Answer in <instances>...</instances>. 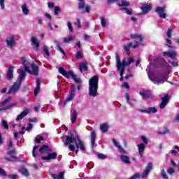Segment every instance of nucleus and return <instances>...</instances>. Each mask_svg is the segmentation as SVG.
Listing matches in <instances>:
<instances>
[{
    "label": "nucleus",
    "mask_w": 179,
    "mask_h": 179,
    "mask_svg": "<svg viewBox=\"0 0 179 179\" xmlns=\"http://www.w3.org/2000/svg\"><path fill=\"white\" fill-rule=\"evenodd\" d=\"M21 61L22 65H24V70H21L20 71V77L18 78L20 88L21 87L23 78H25L26 77V72H28L30 74H34V76H37L39 72V67L38 64H36V63H34V62H32V63H31V67H29V62L27 61L26 58H21Z\"/></svg>",
    "instance_id": "f257e3e1"
},
{
    "label": "nucleus",
    "mask_w": 179,
    "mask_h": 179,
    "mask_svg": "<svg viewBox=\"0 0 179 179\" xmlns=\"http://www.w3.org/2000/svg\"><path fill=\"white\" fill-rule=\"evenodd\" d=\"M64 138H66L64 145L68 147L70 151H75L76 147H77L76 154L79 152V148L81 150V151H85L86 148L85 147V144L79 136H77L76 138H75L73 136H64Z\"/></svg>",
    "instance_id": "f03ea898"
},
{
    "label": "nucleus",
    "mask_w": 179,
    "mask_h": 179,
    "mask_svg": "<svg viewBox=\"0 0 179 179\" xmlns=\"http://www.w3.org/2000/svg\"><path fill=\"white\" fill-rule=\"evenodd\" d=\"M115 59H116V66L117 71L120 72V81H123V74L125 72V68L126 66H129V65H131V64H134L135 62L134 58H129L127 59L126 58H123L121 61L120 57L118 54H115Z\"/></svg>",
    "instance_id": "7ed1b4c3"
},
{
    "label": "nucleus",
    "mask_w": 179,
    "mask_h": 179,
    "mask_svg": "<svg viewBox=\"0 0 179 179\" xmlns=\"http://www.w3.org/2000/svg\"><path fill=\"white\" fill-rule=\"evenodd\" d=\"M39 154L41 159L44 161L55 159L57 155L56 152H51V150L50 147H48V145H43V147L39 150Z\"/></svg>",
    "instance_id": "20e7f679"
},
{
    "label": "nucleus",
    "mask_w": 179,
    "mask_h": 179,
    "mask_svg": "<svg viewBox=\"0 0 179 179\" xmlns=\"http://www.w3.org/2000/svg\"><path fill=\"white\" fill-rule=\"evenodd\" d=\"M99 88V76H93L89 80V95L90 96H97Z\"/></svg>",
    "instance_id": "39448f33"
},
{
    "label": "nucleus",
    "mask_w": 179,
    "mask_h": 179,
    "mask_svg": "<svg viewBox=\"0 0 179 179\" xmlns=\"http://www.w3.org/2000/svg\"><path fill=\"white\" fill-rule=\"evenodd\" d=\"M59 72L61 73V74H62L66 78H70V77H71V78H73L76 83H80L81 81L80 78L78 77L76 74H75L73 70H68V71H66L64 67H59Z\"/></svg>",
    "instance_id": "423d86ee"
},
{
    "label": "nucleus",
    "mask_w": 179,
    "mask_h": 179,
    "mask_svg": "<svg viewBox=\"0 0 179 179\" xmlns=\"http://www.w3.org/2000/svg\"><path fill=\"white\" fill-rule=\"evenodd\" d=\"M152 68H153L152 64H150V66H148V70L147 69V72H148L150 80H151L152 83H154L155 84H157L158 85L159 84H163L165 80H166V77L165 76V77H161L160 78H157V77H155V76H152Z\"/></svg>",
    "instance_id": "0eeeda50"
},
{
    "label": "nucleus",
    "mask_w": 179,
    "mask_h": 179,
    "mask_svg": "<svg viewBox=\"0 0 179 179\" xmlns=\"http://www.w3.org/2000/svg\"><path fill=\"white\" fill-rule=\"evenodd\" d=\"M20 84L19 78H17L16 81H15V83H13V84L11 85V87H10L7 93L13 94V95H15L17 92L20 91Z\"/></svg>",
    "instance_id": "6e6552de"
},
{
    "label": "nucleus",
    "mask_w": 179,
    "mask_h": 179,
    "mask_svg": "<svg viewBox=\"0 0 179 179\" xmlns=\"http://www.w3.org/2000/svg\"><path fill=\"white\" fill-rule=\"evenodd\" d=\"M155 12L158 13L159 17L166 19L167 16V13L166 12V6H157L155 8Z\"/></svg>",
    "instance_id": "1a4fd4ad"
},
{
    "label": "nucleus",
    "mask_w": 179,
    "mask_h": 179,
    "mask_svg": "<svg viewBox=\"0 0 179 179\" xmlns=\"http://www.w3.org/2000/svg\"><path fill=\"white\" fill-rule=\"evenodd\" d=\"M6 43L8 48H13L16 45V41L14 36H9L6 38Z\"/></svg>",
    "instance_id": "9d476101"
},
{
    "label": "nucleus",
    "mask_w": 179,
    "mask_h": 179,
    "mask_svg": "<svg viewBox=\"0 0 179 179\" xmlns=\"http://www.w3.org/2000/svg\"><path fill=\"white\" fill-rule=\"evenodd\" d=\"M152 3H143L142 6H141V12L143 15H145L152 10ZM142 13H140V15H142Z\"/></svg>",
    "instance_id": "9b49d317"
},
{
    "label": "nucleus",
    "mask_w": 179,
    "mask_h": 179,
    "mask_svg": "<svg viewBox=\"0 0 179 179\" xmlns=\"http://www.w3.org/2000/svg\"><path fill=\"white\" fill-rule=\"evenodd\" d=\"M136 110H138V112H141L142 113H148V115H150V113H156L157 112V109H156L155 106H151L148 109L137 108Z\"/></svg>",
    "instance_id": "f8f14e48"
},
{
    "label": "nucleus",
    "mask_w": 179,
    "mask_h": 179,
    "mask_svg": "<svg viewBox=\"0 0 179 179\" xmlns=\"http://www.w3.org/2000/svg\"><path fill=\"white\" fill-rule=\"evenodd\" d=\"M170 99V96L168 95V94H166L164 95V96L162 97V102L160 104V109H164L165 106H166L167 103H169Z\"/></svg>",
    "instance_id": "ddd939ff"
},
{
    "label": "nucleus",
    "mask_w": 179,
    "mask_h": 179,
    "mask_svg": "<svg viewBox=\"0 0 179 179\" xmlns=\"http://www.w3.org/2000/svg\"><path fill=\"white\" fill-rule=\"evenodd\" d=\"M124 96L126 98L127 103H129V105L131 107L136 106L135 103L137 102V99H136L135 98H131V99H130V96L127 92H126V94H124Z\"/></svg>",
    "instance_id": "4468645a"
},
{
    "label": "nucleus",
    "mask_w": 179,
    "mask_h": 179,
    "mask_svg": "<svg viewBox=\"0 0 179 179\" xmlns=\"http://www.w3.org/2000/svg\"><path fill=\"white\" fill-rule=\"evenodd\" d=\"M112 141H113V144H114L115 147L117 148V150L120 154H127V151L124 150V148H122V147L120 145L118 141H116L115 138H113Z\"/></svg>",
    "instance_id": "2eb2a0df"
},
{
    "label": "nucleus",
    "mask_w": 179,
    "mask_h": 179,
    "mask_svg": "<svg viewBox=\"0 0 179 179\" xmlns=\"http://www.w3.org/2000/svg\"><path fill=\"white\" fill-rule=\"evenodd\" d=\"M31 41L34 45V50L35 51H38L40 47L38 38H37V37H31Z\"/></svg>",
    "instance_id": "dca6fc26"
},
{
    "label": "nucleus",
    "mask_w": 179,
    "mask_h": 179,
    "mask_svg": "<svg viewBox=\"0 0 179 179\" xmlns=\"http://www.w3.org/2000/svg\"><path fill=\"white\" fill-rule=\"evenodd\" d=\"M176 55H177L176 51L164 52V57H168L171 59H176Z\"/></svg>",
    "instance_id": "f3484780"
},
{
    "label": "nucleus",
    "mask_w": 179,
    "mask_h": 179,
    "mask_svg": "<svg viewBox=\"0 0 179 179\" xmlns=\"http://www.w3.org/2000/svg\"><path fill=\"white\" fill-rule=\"evenodd\" d=\"M139 44L138 43H136V44H134L133 45V43H129V44H126L124 45H123V48L124 49V50L126 51V54H127L128 51H129L131 47H133V48H137V47H138Z\"/></svg>",
    "instance_id": "a211bd4d"
},
{
    "label": "nucleus",
    "mask_w": 179,
    "mask_h": 179,
    "mask_svg": "<svg viewBox=\"0 0 179 179\" xmlns=\"http://www.w3.org/2000/svg\"><path fill=\"white\" fill-rule=\"evenodd\" d=\"M21 9L24 16H27L28 15H29L30 10L29 9L27 3H22V5L21 6Z\"/></svg>",
    "instance_id": "6ab92c4d"
},
{
    "label": "nucleus",
    "mask_w": 179,
    "mask_h": 179,
    "mask_svg": "<svg viewBox=\"0 0 179 179\" xmlns=\"http://www.w3.org/2000/svg\"><path fill=\"white\" fill-rule=\"evenodd\" d=\"M140 94L142 96H145V98H155V95H153L152 91L144 90L140 92Z\"/></svg>",
    "instance_id": "aec40b11"
},
{
    "label": "nucleus",
    "mask_w": 179,
    "mask_h": 179,
    "mask_svg": "<svg viewBox=\"0 0 179 179\" xmlns=\"http://www.w3.org/2000/svg\"><path fill=\"white\" fill-rule=\"evenodd\" d=\"M29 112H30V109L24 110L22 112H21V113L20 115H18V116L16 118V120H21L25 116H27V115H28V113H29Z\"/></svg>",
    "instance_id": "412c9836"
},
{
    "label": "nucleus",
    "mask_w": 179,
    "mask_h": 179,
    "mask_svg": "<svg viewBox=\"0 0 179 179\" xmlns=\"http://www.w3.org/2000/svg\"><path fill=\"white\" fill-rule=\"evenodd\" d=\"M14 67L13 66H11V67H9L7 71V78L8 80H12L14 77Z\"/></svg>",
    "instance_id": "4be33fe9"
},
{
    "label": "nucleus",
    "mask_w": 179,
    "mask_h": 179,
    "mask_svg": "<svg viewBox=\"0 0 179 179\" xmlns=\"http://www.w3.org/2000/svg\"><path fill=\"white\" fill-rule=\"evenodd\" d=\"M137 147H138L139 155H141V157H143V152L145 149V144H143V143H142L141 144H138Z\"/></svg>",
    "instance_id": "5701e85b"
},
{
    "label": "nucleus",
    "mask_w": 179,
    "mask_h": 179,
    "mask_svg": "<svg viewBox=\"0 0 179 179\" xmlns=\"http://www.w3.org/2000/svg\"><path fill=\"white\" fill-rule=\"evenodd\" d=\"M120 158L122 162L126 164H131V159L127 155H120Z\"/></svg>",
    "instance_id": "b1692460"
},
{
    "label": "nucleus",
    "mask_w": 179,
    "mask_h": 179,
    "mask_svg": "<svg viewBox=\"0 0 179 179\" xmlns=\"http://www.w3.org/2000/svg\"><path fill=\"white\" fill-rule=\"evenodd\" d=\"M109 128L110 125L108 124V123H102V124L100 125V130H101L103 133H107Z\"/></svg>",
    "instance_id": "393cba45"
},
{
    "label": "nucleus",
    "mask_w": 179,
    "mask_h": 179,
    "mask_svg": "<svg viewBox=\"0 0 179 179\" xmlns=\"http://www.w3.org/2000/svg\"><path fill=\"white\" fill-rule=\"evenodd\" d=\"M96 141V131L94 130L91 131V145L92 148H94Z\"/></svg>",
    "instance_id": "a878e982"
},
{
    "label": "nucleus",
    "mask_w": 179,
    "mask_h": 179,
    "mask_svg": "<svg viewBox=\"0 0 179 179\" xmlns=\"http://www.w3.org/2000/svg\"><path fill=\"white\" fill-rule=\"evenodd\" d=\"M77 117H78L77 110H73V113L71 114V123H76Z\"/></svg>",
    "instance_id": "bb28decb"
},
{
    "label": "nucleus",
    "mask_w": 179,
    "mask_h": 179,
    "mask_svg": "<svg viewBox=\"0 0 179 179\" xmlns=\"http://www.w3.org/2000/svg\"><path fill=\"white\" fill-rule=\"evenodd\" d=\"M55 44L56 45V47L57 48V50L62 52L64 55H66V52L64 51L63 48H62L61 47V44L60 42L58 41V40H55Z\"/></svg>",
    "instance_id": "cd10ccee"
},
{
    "label": "nucleus",
    "mask_w": 179,
    "mask_h": 179,
    "mask_svg": "<svg viewBox=\"0 0 179 179\" xmlns=\"http://www.w3.org/2000/svg\"><path fill=\"white\" fill-rule=\"evenodd\" d=\"M41 81L39 78H36V88L34 89V94L36 96L37 94L40 91V88H41Z\"/></svg>",
    "instance_id": "c85d7f7f"
},
{
    "label": "nucleus",
    "mask_w": 179,
    "mask_h": 179,
    "mask_svg": "<svg viewBox=\"0 0 179 179\" xmlns=\"http://www.w3.org/2000/svg\"><path fill=\"white\" fill-rule=\"evenodd\" d=\"M53 178L55 179H64V173L61 172L59 174H52Z\"/></svg>",
    "instance_id": "c756f323"
},
{
    "label": "nucleus",
    "mask_w": 179,
    "mask_h": 179,
    "mask_svg": "<svg viewBox=\"0 0 179 179\" xmlns=\"http://www.w3.org/2000/svg\"><path fill=\"white\" fill-rule=\"evenodd\" d=\"M100 20L102 27H106L107 26V19H106L105 16H101Z\"/></svg>",
    "instance_id": "7c9ffc66"
},
{
    "label": "nucleus",
    "mask_w": 179,
    "mask_h": 179,
    "mask_svg": "<svg viewBox=\"0 0 179 179\" xmlns=\"http://www.w3.org/2000/svg\"><path fill=\"white\" fill-rule=\"evenodd\" d=\"M79 69L80 72H85L87 69V63H81V64H80Z\"/></svg>",
    "instance_id": "2f4dec72"
},
{
    "label": "nucleus",
    "mask_w": 179,
    "mask_h": 179,
    "mask_svg": "<svg viewBox=\"0 0 179 179\" xmlns=\"http://www.w3.org/2000/svg\"><path fill=\"white\" fill-rule=\"evenodd\" d=\"M131 38H135V39L139 40V41H141V42H142L143 40V37L141 34H132L131 36Z\"/></svg>",
    "instance_id": "473e14b6"
},
{
    "label": "nucleus",
    "mask_w": 179,
    "mask_h": 179,
    "mask_svg": "<svg viewBox=\"0 0 179 179\" xmlns=\"http://www.w3.org/2000/svg\"><path fill=\"white\" fill-rule=\"evenodd\" d=\"M117 5L119 6H124V8H127V6H129V1H122L121 3L118 2Z\"/></svg>",
    "instance_id": "72a5a7b5"
},
{
    "label": "nucleus",
    "mask_w": 179,
    "mask_h": 179,
    "mask_svg": "<svg viewBox=\"0 0 179 179\" xmlns=\"http://www.w3.org/2000/svg\"><path fill=\"white\" fill-rule=\"evenodd\" d=\"M72 99H73V94L71 93V88L70 92H69V96H67L66 99L64 101V103H67V102L72 101Z\"/></svg>",
    "instance_id": "f704fd0d"
},
{
    "label": "nucleus",
    "mask_w": 179,
    "mask_h": 179,
    "mask_svg": "<svg viewBox=\"0 0 179 179\" xmlns=\"http://www.w3.org/2000/svg\"><path fill=\"white\" fill-rule=\"evenodd\" d=\"M8 155H10V157L12 158H13L14 159H17L15 150H12L11 151H8Z\"/></svg>",
    "instance_id": "c9c22d12"
},
{
    "label": "nucleus",
    "mask_w": 179,
    "mask_h": 179,
    "mask_svg": "<svg viewBox=\"0 0 179 179\" xmlns=\"http://www.w3.org/2000/svg\"><path fill=\"white\" fill-rule=\"evenodd\" d=\"M16 105H17L16 103H11L10 105H8L6 108H0V112H2L3 110H7V109H10L13 106H16Z\"/></svg>",
    "instance_id": "e433bc0d"
},
{
    "label": "nucleus",
    "mask_w": 179,
    "mask_h": 179,
    "mask_svg": "<svg viewBox=\"0 0 179 179\" xmlns=\"http://www.w3.org/2000/svg\"><path fill=\"white\" fill-rule=\"evenodd\" d=\"M146 167H147V173L148 176L149 173L152 171V169H153V164H152V162H148V164H147L146 165Z\"/></svg>",
    "instance_id": "4c0bfd02"
},
{
    "label": "nucleus",
    "mask_w": 179,
    "mask_h": 179,
    "mask_svg": "<svg viewBox=\"0 0 179 179\" xmlns=\"http://www.w3.org/2000/svg\"><path fill=\"white\" fill-rule=\"evenodd\" d=\"M161 176L163 179H169V176H168L166 171H165V169L161 170Z\"/></svg>",
    "instance_id": "58836bf2"
},
{
    "label": "nucleus",
    "mask_w": 179,
    "mask_h": 179,
    "mask_svg": "<svg viewBox=\"0 0 179 179\" xmlns=\"http://www.w3.org/2000/svg\"><path fill=\"white\" fill-rule=\"evenodd\" d=\"M166 41L167 43L166 45L167 47H169V48H170L171 50H175L176 48L171 45L172 44L171 40H169V38H166Z\"/></svg>",
    "instance_id": "ea45409f"
},
{
    "label": "nucleus",
    "mask_w": 179,
    "mask_h": 179,
    "mask_svg": "<svg viewBox=\"0 0 179 179\" xmlns=\"http://www.w3.org/2000/svg\"><path fill=\"white\" fill-rule=\"evenodd\" d=\"M19 171L22 173V174H23L24 176H28L29 174V171H27V169H26V168H21Z\"/></svg>",
    "instance_id": "a19ab883"
},
{
    "label": "nucleus",
    "mask_w": 179,
    "mask_h": 179,
    "mask_svg": "<svg viewBox=\"0 0 179 179\" xmlns=\"http://www.w3.org/2000/svg\"><path fill=\"white\" fill-rule=\"evenodd\" d=\"M10 101H11V98L9 96L8 98H6V99H4V101H2L1 102H0V105H1L2 106H4L5 105H6V103L10 102Z\"/></svg>",
    "instance_id": "79ce46f5"
},
{
    "label": "nucleus",
    "mask_w": 179,
    "mask_h": 179,
    "mask_svg": "<svg viewBox=\"0 0 179 179\" xmlns=\"http://www.w3.org/2000/svg\"><path fill=\"white\" fill-rule=\"evenodd\" d=\"M172 33H173V29L171 27H169L166 32V36L169 38H171V37H172Z\"/></svg>",
    "instance_id": "37998d69"
},
{
    "label": "nucleus",
    "mask_w": 179,
    "mask_h": 179,
    "mask_svg": "<svg viewBox=\"0 0 179 179\" xmlns=\"http://www.w3.org/2000/svg\"><path fill=\"white\" fill-rule=\"evenodd\" d=\"M121 10H125L127 15H131L133 12L132 9H128V8H121Z\"/></svg>",
    "instance_id": "c03bdc74"
},
{
    "label": "nucleus",
    "mask_w": 179,
    "mask_h": 179,
    "mask_svg": "<svg viewBox=\"0 0 179 179\" xmlns=\"http://www.w3.org/2000/svg\"><path fill=\"white\" fill-rule=\"evenodd\" d=\"M43 52H45V55H47V57H50V51L46 45L43 46Z\"/></svg>",
    "instance_id": "a18cd8bd"
},
{
    "label": "nucleus",
    "mask_w": 179,
    "mask_h": 179,
    "mask_svg": "<svg viewBox=\"0 0 179 179\" xmlns=\"http://www.w3.org/2000/svg\"><path fill=\"white\" fill-rule=\"evenodd\" d=\"M148 168H147V165H146L145 169L143 170L141 176H142V178H145V177H148Z\"/></svg>",
    "instance_id": "49530a36"
},
{
    "label": "nucleus",
    "mask_w": 179,
    "mask_h": 179,
    "mask_svg": "<svg viewBox=\"0 0 179 179\" xmlns=\"http://www.w3.org/2000/svg\"><path fill=\"white\" fill-rule=\"evenodd\" d=\"M85 8V2L83 0L81 2H78V8L84 9Z\"/></svg>",
    "instance_id": "de8ad7c7"
},
{
    "label": "nucleus",
    "mask_w": 179,
    "mask_h": 179,
    "mask_svg": "<svg viewBox=\"0 0 179 179\" xmlns=\"http://www.w3.org/2000/svg\"><path fill=\"white\" fill-rule=\"evenodd\" d=\"M167 173L170 176H173V174H174V173H176V171H175L174 168H168Z\"/></svg>",
    "instance_id": "09e8293b"
},
{
    "label": "nucleus",
    "mask_w": 179,
    "mask_h": 179,
    "mask_svg": "<svg viewBox=\"0 0 179 179\" xmlns=\"http://www.w3.org/2000/svg\"><path fill=\"white\" fill-rule=\"evenodd\" d=\"M140 177H141L140 173H135V174H133V176L128 179H138Z\"/></svg>",
    "instance_id": "8fccbe9b"
},
{
    "label": "nucleus",
    "mask_w": 179,
    "mask_h": 179,
    "mask_svg": "<svg viewBox=\"0 0 179 179\" xmlns=\"http://www.w3.org/2000/svg\"><path fill=\"white\" fill-rule=\"evenodd\" d=\"M169 129H164L161 131H158V134H169Z\"/></svg>",
    "instance_id": "3c124183"
},
{
    "label": "nucleus",
    "mask_w": 179,
    "mask_h": 179,
    "mask_svg": "<svg viewBox=\"0 0 179 179\" xmlns=\"http://www.w3.org/2000/svg\"><path fill=\"white\" fill-rule=\"evenodd\" d=\"M38 150H39L38 146H36V147L34 148V150L32 151V155H33V157H34V158L36 157V151H38Z\"/></svg>",
    "instance_id": "603ef678"
},
{
    "label": "nucleus",
    "mask_w": 179,
    "mask_h": 179,
    "mask_svg": "<svg viewBox=\"0 0 179 179\" xmlns=\"http://www.w3.org/2000/svg\"><path fill=\"white\" fill-rule=\"evenodd\" d=\"M71 94H73V98H75V95H76V87H75V85H72L71 87Z\"/></svg>",
    "instance_id": "864d4df0"
},
{
    "label": "nucleus",
    "mask_w": 179,
    "mask_h": 179,
    "mask_svg": "<svg viewBox=\"0 0 179 179\" xmlns=\"http://www.w3.org/2000/svg\"><path fill=\"white\" fill-rule=\"evenodd\" d=\"M141 140L143 141V144H148V140L146 137H145V136H141Z\"/></svg>",
    "instance_id": "5fc2aeb1"
},
{
    "label": "nucleus",
    "mask_w": 179,
    "mask_h": 179,
    "mask_svg": "<svg viewBox=\"0 0 179 179\" xmlns=\"http://www.w3.org/2000/svg\"><path fill=\"white\" fill-rule=\"evenodd\" d=\"M2 126L4 127V129H9V126L8 125L6 120H2Z\"/></svg>",
    "instance_id": "6e6d98bb"
},
{
    "label": "nucleus",
    "mask_w": 179,
    "mask_h": 179,
    "mask_svg": "<svg viewBox=\"0 0 179 179\" xmlns=\"http://www.w3.org/2000/svg\"><path fill=\"white\" fill-rule=\"evenodd\" d=\"M73 40V37L69 36L68 38L66 37H64V43H69V41H72Z\"/></svg>",
    "instance_id": "4d7b16f0"
},
{
    "label": "nucleus",
    "mask_w": 179,
    "mask_h": 179,
    "mask_svg": "<svg viewBox=\"0 0 179 179\" xmlns=\"http://www.w3.org/2000/svg\"><path fill=\"white\" fill-rule=\"evenodd\" d=\"M8 178H11V179H17L18 178V175L17 174H8Z\"/></svg>",
    "instance_id": "13d9d810"
},
{
    "label": "nucleus",
    "mask_w": 179,
    "mask_h": 179,
    "mask_svg": "<svg viewBox=\"0 0 179 179\" xmlns=\"http://www.w3.org/2000/svg\"><path fill=\"white\" fill-rule=\"evenodd\" d=\"M61 9L60 8H58V6H55L54 9V13L55 15H58L59 12H60Z\"/></svg>",
    "instance_id": "bf43d9fd"
},
{
    "label": "nucleus",
    "mask_w": 179,
    "mask_h": 179,
    "mask_svg": "<svg viewBox=\"0 0 179 179\" xmlns=\"http://www.w3.org/2000/svg\"><path fill=\"white\" fill-rule=\"evenodd\" d=\"M31 129H33V124L31 122H29V123L27 124V130L29 131L31 130Z\"/></svg>",
    "instance_id": "052dcab7"
},
{
    "label": "nucleus",
    "mask_w": 179,
    "mask_h": 179,
    "mask_svg": "<svg viewBox=\"0 0 179 179\" xmlns=\"http://www.w3.org/2000/svg\"><path fill=\"white\" fill-rule=\"evenodd\" d=\"M0 176H7L6 171L3 168H0Z\"/></svg>",
    "instance_id": "680f3d73"
},
{
    "label": "nucleus",
    "mask_w": 179,
    "mask_h": 179,
    "mask_svg": "<svg viewBox=\"0 0 179 179\" xmlns=\"http://www.w3.org/2000/svg\"><path fill=\"white\" fill-rule=\"evenodd\" d=\"M0 6L1 9H5V0H0Z\"/></svg>",
    "instance_id": "e2e57ef3"
},
{
    "label": "nucleus",
    "mask_w": 179,
    "mask_h": 179,
    "mask_svg": "<svg viewBox=\"0 0 179 179\" xmlns=\"http://www.w3.org/2000/svg\"><path fill=\"white\" fill-rule=\"evenodd\" d=\"M67 26H68V27H69L70 31H73V26H72L71 22H68Z\"/></svg>",
    "instance_id": "0e129e2a"
},
{
    "label": "nucleus",
    "mask_w": 179,
    "mask_h": 179,
    "mask_svg": "<svg viewBox=\"0 0 179 179\" xmlns=\"http://www.w3.org/2000/svg\"><path fill=\"white\" fill-rule=\"evenodd\" d=\"M98 158H100L101 159H106V158H107V157L106 155H104V154H99Z\"/></svg>",
    "instance_id": "69168bd1"
},
{
    "label": "nucleus",
    "mask_w": 179,
    "mask_h": 179,
    "mask_svg": "<svg viewBox=\"0 0 179 179\" xmlns=\"http://www.w3.org/2000/svg\"><path fill=\"white\" fill-rule=\"evenodd\" d=\"M76 57L78 58V59H82L83 58V55H82V54L80 51H78V52L76 55Z\"/></svg>",
    "instance_id": "338daca9"
},
{
    "label": "nucleus",
    "mask_w": 179,
    "mask_h": 179,
    "mask_svg": "<svg viewBox=\"0 0 179 179\" xmlns=\"http://www.w3.org/2000/svg\"><path fill=\"white\" fill-rule=\"evenodd\" d=\"M43 140V137H40L39 136H38L36 138V143H41V141Z\"/></svg>",
    "instance_id": "774afa93"
}]
</instances>
